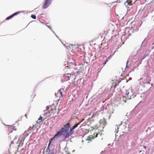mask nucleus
<instances>
[{
  "instance_id": "0eeeda50",
  "label": "nucleus",
  "mask_w": 154,
  "mask_h": 154,
  "mask_svg": "<svg viewBox=\"0 0 154 154\" xmlns=\"http://www.w3.org/2000/svg\"><path fill=\"white\" fill-rule=\"evenodd\" d=\"M46 109L45 111V113L44 115L45 116H47V117H49L50 115H49V113L50 112H49L48 109H49V107L48 106H47L46 107ZM51 116V115H50Z\"/></svg>"
},
{
  "instance_id": "f257e3e1",
  "label": "nucleus",
  "mask_w": 154,
  "mask_h": 154,
  "mask_svg": "<svg viewBox=\"0 0 154 154\" xmlns=\"http://www.w3.org/2000/svg\"><path fill=\"white\" fill-rule=\"evenodd\" d=\"M70 128V125L69 123L66 124L64 127L60 131H59L56 134L58 135L57 136V137L58 138L61 136L62 135V133L64 132H66V133H68L67 131H68L69 129Z\"/></svg>"
},
{
  "instance_id": "c85d7f7f",
  "label": "nucleus",
  "mask_w": 154,
  "mask_h": 154,
  "mask_svg": "<svg viewBox=\"0 0 154 154\" xmlns=\"http://www.w3.org/2000/svg\"><path fill=\"white\" fill-rule=\"evenodd\" d=\"M14 129L16 131V129L15 128V127L14 126Z\"/></svg>"
},
{
  "instance_id": "423d86ee",
  "label": "nucleus",
  "mask_w": 154,
  "mask_h": 154,
  "mask_svg": "<svg viewBox=\"0 0 154 154\" xmlns=\"http://www.w3.org/2000/svg\"><path fill=\"white\" fill-rule=\"evenodd\" d=\"M62 92L61 91V90H59L55 94V95L56 97L60 98L63 97L62 94Z\"/></svg>"
},
{
  "instance_id": "393cba45",
  "label": "nucleus",
  "mask_w": 154,
  "mask_h": 154,
  "mask_svg": "<svg viewBox=\"0 0 154 154\" xmlns=\"http://www.w3.org/2000/svg\"><path fill=\"white\" fill-rule=\"evenodd\" d=\"M47 26L50 29H51V27L50 26H47Z\"/></svg>"
},
{
  "instance_id": "2f4dec72",
  "label": "nucleus",
  "mask_w": 154,
  "mask_h": 154,
  "mask_svg": "<svg viewBox=\"0 0 154 154\" xmlns=\"http://www.w3.org/2000/svg\"><path fill=\"white\" fill-rule=\"evenodd\" d=\"M49 154H50V153H49Z\"/></svg>"
},
{
  "instance_id": "39448f33",
  "label": "nucleus",
  "mask_w": 154,
  "mask_h": 154,
  "mask_svg": "<svg viewBox=\"0 0 154 154\" xmlns=\"http://www.w3.org/2000/svg\"><path fill=\"white\" fill-rule=\"evenodd\" d=\"M79 124L80 123H78L75 124L71 129H70L69 132V133H66V137H67L71 135V134H72L73 133V131H72L73 130H74L75 128L77 127L78 125H79Z\"/></svg>"
},
{
  "instance_id": "b1692460",
  "label": "nucleus",
  "mask_w": 154,
  "mask_h": 154,
  "mask_svg": "<svg viewBox=\"0 0 154 154\" xmlns=\"http://www.w3.org/2000/svg\"><path fill=\"white\" fill-rule=\"evenodd\" d=\"M45 151L46 152H48V151H49V150H47V148H46V149H44V151H45Z\"/></svg>"
},
{
  "instance_id": "20e7f679",
  "label": "nucleus",
  "mask_w": 154,
  "mask_h": 154,
  "mask_svg": "<svg viewBox=\"0 0 154 154\" xmlns=\"http://www.w3.org/2000/svg\"><path fill=\"white\" fill-rule=\"evenodd\" d=\"M74 70L75 71H73L74 72L71 73V76L70 77V80L71 79L72 80L73 79L75 80V75H78V73L79 72V71L77 69H74Z\"/></svg>"
},
{
  "instance_id": "a878e982",
  "label": "nucleus",
  "mask_w": 154,
  "mask_h": 154,
  "mask_svg": "<svg viewBox=\"0 0 154 154\" xmlns=\"http://www.w3.org/2000/svg\"><path fill=\"white\" fill-rule=\"evenodd\" d=\"M127 63H128V62H127V65H126V69L127 68H128V66L127 65Z\"/></svg>"
},
{
  "instance_id": "4468645a",
  "label": "nucleus",
  "mask_w": 154,
  "mask_h": 154,
  "mask_svg": "<svg viewBox=\"0 0 154 154\" xmlns=\"http://www.w3.org/2000/svg\"><path fill=\"white\" fill-rule=\"evenodd\" d=\"M42 122V117L41 116H40V117L38 119V120L37 121V123L39 124H40Z\"/></svg>"
},
{
  "instance_id": "9d476101",
  "label": "nucleus",
  "mask_w": 154,
  "mask_h": 154,
  "mask_svg": "<svg viewBox=\"0 0 154 154\" xmlns=\"http://www.w3.org/2000/svg\"><path fill=\"white\" fill-rule=\"evenodd\" d=\"M132 93H130L128 92V94L127 95L128 98V99H131L132 98H133L134 97H135V96H136V94H132Z\"/></svg>"
},
{
  "instance_id": "cd10ccee",
  "label": "nucleus",
  "mask_w": 154,
  "mask_h": 154,
  "mask_svg": "<svg viewBox=\"0 0 154 154\" xmlns=\"http://www.w3.org/2000/svg\"><path fill=\"white\" fill-rule=\"evenodd\" d=\"M13 143H14L13 141H12L11 142V144H13Z\"/></svg>"
},
{
  "instance_id": "1a4fd4ad",
  "label": "nucleus",
  "mask_w": 154,
  "mask_h": 154,
  "mask_svg": "<svg viewBox=\"0 0 154 154\" xmlns=\"http://www.w3.org/2000/svg\"><path fill=\"white\" fill-rule=\"evenodd\" d=\"M20 11H18V12H15L12 15L10 16H9V17H7L6 18V20H9L11 18H12L14 16L17 15V14H20Z\"/></svg>"
},
{
  "instance_id": "4be33fe9",
  "label": "nucleus",
  "mask_w": 154,
  "mask_h": 154,
  "mask_svg": "<svg viewBox=\"0 0 154 154\" xmlns=\"http://www.w3.org/2000/svg\"><path fill=\"white\" fill-rule=\"evenodd\" d=\"M68 78H69V80H70V76H71V74H69V73H68Z\"/></svg>"
},
{
  "instance_id": "6ab92c4d",
  "label": "nucleus",
  "mask_w": 154,
  "mask_h": 154,
  "mask_svg": "<svg viewBox=\"0 0 154 154\" xmlns=\"http://www.w3.org/2000/svg\"><path fill=\"white\" fill-rule=\"evenodd\" d=\"M31 17L32 18L34 19H36V17L35 15H32L31 16Z\"/></svg>"
},
{
  "instance_id": "7c9ffc66",
  "label": "nucleus",
  "mask_w": 154,
  "mask_h": 154,
  "mask_svg": "<svg viewBox=\"0 0 154 154\" xmlns=\"http://www.w3.org/2000/svg\"><path fill=\"white\" fill-rule=\"evenodd\" d=\"M83 120L82 121H81L80 122H82V121H83Z\"/></svg>"
},
{
  "instance_id": "2eb2a0df",
  "label": "nucleus",
  "mask_w": 154,
  "mask_h": 154,
  "mask_svg": "<svg viewBox=\"0 0 154 154\" xmlns=\"http://www.w3.org/2000/svg\"><path fill=\"white\" fill-rule=\"evenodd\" d=\"M131 2L127 0L126 2L125 3V4H126L127 3L128 5H131Z\"/></svg>"
},
{
  "instance_id": "6e6552de",
  "label": "nucleus",
  "mask_w": 154,
  "mask_h": 154,
  "mask_svg": "<svg viewBox=\"0 0 154 154\" xmlns=\"http://www.w3.org/2000/svg\"><path fill=\"white\" fill-rule=\"evenodd\" d=\"M57 135H58V134H55L53 137H52L49 140V143L48 145V146L47 147V150H49L50 146L52 141L54 140L56 138H57Z\"/></svg>"
},
{
  "instance_id": "f03ea898",
  "label": "nucleus",
  "mask_w": 154,
  "mask_h": 154,
  "mask_svg": "<svg viewBox=\"0 0 154 154\" xmlns=\"http://www.w3.org/2000/svg\"><path fill=\"white\" fill-rule=\"evenodd\" d=\"M102 133H94V136L91 135L88 136L87 137L86 140L88 141V143H89L90 142L92 141L91 139H94L95 138L97 137L98 135L100 136L101 137H102Z\"/></svg>"
},
{
  "instance_id": "c756f323",
  "label": "nucleus",
  "mask_w": 154,
  "mask_h": 154,
  "mask_svg": "<svg viewBox=\"0 0 154 154\" xmlns=\"http://www.w3.org/2000/svg\"><path fill=\"white\" fill-rule=\"evenodd\" d=\"M144 147L145 148V149H146V146H145Z\"/></svg>"
},
{
  "instance_id": "412c9836",
  "label": "nucleus",
  "mask_w": 154,
  "mask_h": 154,
  "mask_svg": "<svg viewBox=\"0 0 154 154\" xmlns=\"http://www.w3.org/2000/svg\"><path fill=\"white\" fill-rule=\"evenodd\" d=\"M28 135V134H26L25 136L23 138H22V139L23 138V141H24V140H25V139L26 137Z\"/></svg>"
},
{
  "instance_id": "dca6fc26",
  "label": "nucleus",
  "mask_w": 154,
  "mask_h": 154,
  "mask_svg": "<svg viewBox=\"0 0 154 154\" xmlns=\"http://www.w3.org/2000/svg\"><path fill=\"white\" fill-rule=\"evenodd\" d=\"M20 141V143L19 144V145L18 146V147H20V146H22L23 145V142H22V139Z\"/></svg>"
},
{
  "instance_id": "a211bd4d",
  "label": "nucleus",
  "mask_w": 154,
  "mask_h": 154,
  "mask_svg": "<svg viewBox=\"0 0 154 154\" xmlns=\"http://www.w3.org/2000/svg\"><path fill=\"white\" fill-rule=\"evenodd\" d=\"M109 32V30H106V31H104L103 34L105 35H107V34Z\"/></svg>"
},
{
  "instance_id": "aec40b11",
  "label": "nucleus",
  "mask_w": 154,
  "mask_h": 154,
  "mask_svg": "<svg viewBox=\"0 0 154 154\" xmlns=\"http://www.w3.org/2000/svg\"><path fill=\"white\" fill-rule=\"evenodd\" d=\"M110 56H109V57H108V58L106 59V61H105V62L103 63V64L104 65H105L106 64V62L107 61H108V59L109 58V57Z\"/></svg>"
},
{
  "instance_id": "9b49d317",
  "label": "nucleus",
  "mask_w": 154,
  "mask_h": 154,
  "mask_svg": "<svg viewBox=\"0 0 154 154\" xmlns=\"http://www.w3.org/2000/svg\"><path fill=\"white\" fill-rule=\"evenodd\" d=\"M51 114L53 113V114L57 112V106H54V108H51Z\"/></svg>"
},
{
  "instance_id": "7ed1b4c3",
  "label": "nucleus",
  "mask_w": 154,
  "mask_h": 154,
  "mask_svg": "<svg viewBox=\"0 0 154 154\" xmlns=\"http://www.w3.org/2000/svg\"><path fill=\"white\" fill-rule=\"evenodd\" d=\"M52 0H45V2L43 4L42 8L43 9L47 8L51 5Z\"/></svg>"
},
{
  "instance_id": "ddd939ff",
  "label": "nucleus",
  "mask_w": 154,
  "mask_h": 154,
  "mask_svg": "<svg viewBox=\"0 0 154 154\" xmlns=\"http://www.w3.org/2000/svg\"><path fill=\"white\" fill-rule=\"evenodd\" d=\"M68 75H68V73H67L65 74L63 76V77L65 79L66 81L69 80Z\"/></svg>"
},
{
  "instance_id": "5701e85b",
  "label": "nucleus",
  "mask_w": 154,
  "mask_h": 154,
  "mask_svg": "<svg viewBox=\"0 0 154 154\" xmlns=\"http://www.w3.org/2000/svg\"><path fill=\"white\" fill-rule=\"evenodd\" d=\"M120 82H119V83ZM119 83H118V84H116L115 85V86H114V88H115L117 86H118L119 85Z\"/></svg>"
},
{
  "instance_id": "f8f14e48",
  "label": "nucleus",
  "mask_w": 154,
  "mask_h": 154,
  "mask_svg": "<svg viewBox=\"0 0 154 154\" xmlns=\"http://www.w3.org/2000/svg\"><path fill=\"white\" fill-rule=\"evenodd\" d=\"M120 100L121 102L125 103L126 100V98L125 96H122L120 98Z\"/></svg>"
},
{
  "instance_id": "f3484780",
  "label": "nucleus",
  "mask_w": 154,
  "mask_h": 154,
  "mask_svg": "<svg viewBox=\"0 0 154 154\" xmlns=\"http://www.w3.org/2000/svg\"><path fill=\"white\" fill-rule=\"evenodd\" d=\"M36 126L33 125V126L32 127V128H30V129L31 130L33 131L35 130L36 129Z\"/></svg>"
},
{
  "instance_id": "bb28decb",
  "label": "nucleus",
  "mask_w": 154,
  "mask_h": 154,
  "mask_svg": "<svg viewBox=\"0 0 154 154\" xmlns=\"http://www.w3.org/2000/svg\"><path fill=\"white\" fill-rule=\"evenodd\" d=\"M12 127H8V129H12Z\"/></svg>"
}]
</instances>
